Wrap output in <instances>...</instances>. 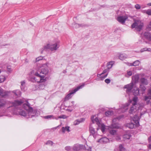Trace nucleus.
<instances>
[{
    "label": "nucleus",
    "instance_id": "55",
    "mask_svg": "<svg viewBox=\"0 0 151 151\" xmlns=\"http://www.w3.org/2000/svg\"><path fill=\"white\" fill-rule=\"evenodd\" d=\"M148 94L149 95H151V88H150L148 91Z\"/></svg>",
    "mask_w": 151,
    "mask_h": 151
},
{
    "label": "nucleus",
    "instance_id": "20",
    "mask_svg": "<svg viewBox=\"0 0 151 151\" xmlns=\"http://www.w3.org/2000/svg\"><path fill=\"white\" fill-rule=\"evenodd\" d=\"M139 119L138 116L135 115L133 119V121L137 125L139 124Z\"/></svg>",
    "mask_w": 151,
    "mask_h": 151
},
{
    "label": "nucleus",
    "instance_id": "36",
    "mask_svg": "<svg viewBox=\"0 0 151 151\" xmlns=\"http://www.w3.org/2000/svg\"><path fill=\"white\" fill-rule=\"evenodd\" d=\"M6 104V101L4 99H0V107L4 106Z\"/></svg>",
    "mask_w": 151,
    "mask_h": 151
},
{
    "label": "nucleus",
    "instance_id": "38",
    "mask_svg": "<svg viewBox=\"0 0 151 151\" xmlns=\"http://www.w3.org/2000/svg\"><path fill=\"white\" fill-rule=\"evenodd\" d=\"M5 80V78L4 76L1 75L0 76V83L3 82Z\"/></svg>",
    "mask_w": 151,
    "mask_h": 151
},
{
    "label": "nucleus",
    "instance_id": "62",
    "mask_svg": "<svg viewBox=\"0 0 151 151\" xmlns=\"http://www.w3.org/2000/svg\"><path fill=\"white\" fill-rule=\"evenodd\" d=\"M8 45L7 44H6V45H3L4 46H6V45ZM2 45H1V47H2L1 46H2Z\"/></svg>",
    "mask_w": 151,
    "mask_h": 151
},
{
    "label": "nucleus",
    "instance_id": "64",
    "mask_svg": "<svg viewBox=\"0 0 151 151\" xmlns=\"http://www.w3.org/2000/svg\"><path fill=\"white\" fill-rule=\"evenodd\" d=\"M1 70H0V73H1Z\"/></svg>",
    "mask_w": 151,
    "mask_h": 151
},
{
    "label": "nucleus",
    "instance_id": "4",
    "mask_svg": "<svg viewBox=\"0 0 151 151\" xmlns=\"http://www.w3.org/2000/svg\"><path fill=\"white\" fill-rule=\"evenodd\" d=\"M59 47L58 46V43L55 42L54 43L48 44L44 46L41 49V53H42L44 50H46L48 49H50L51 51H54L57 50Z\"/></svg>",
    "mask_w": 151,
    "mask_h": 151
},
{
    "label": "nucleus",
    "instance_id": "9",
    "mask_svg": "<svg viewBox=\"0 0 151 151\" xmlns=\"http://www.w3.org/2000/svg\"><path fill=\"white\" fill-rule=\"evenodd\" d=\"M139 106L134 105H132L129 110V113L130 114H133L137 110L139 109Z\"/></svg>",
    "mask_w": 151,
    "mask_h": 151
},
{
    "label": "nucleus",
    "instance_id": "2",
    "mask_svg": "<svg viewBox=\"0 0 151 151\" xmlns=\"http://www.w3.org/2000/svg\"><path fill=\"white\" fill-rule=\"evenodd\" d=\"M48 63L43 64L40 67V68L37 70L34 74L37 77L40 78V81H37L36 80V78L34 77V79L36 81L39 82H44L46 81V79L44 78L45 76L47 75L49 73V70L48 69Z\"/></svg>",
    "mask_w": 151,
    "mask_h": 151
},
{
    "label": "nucleus",
    "instance_id": "45",
    "mask_svg": "<svg viewBox=\"0 0 151 151\" xmlns=\"http://www.w3.org/2000/svg\"><path fill=\"white\" fill-rule=\"evenodd\" d=\"M43 59L42 57V56L36 58V62L40 60H42Z\"/></svg>",
    "mask_w": 151,
    "mask_h": 151
},
{
    "label": "nucleus",
    "instance_id": "40",
    "mask_svg": "<svg viewBox=\"0 0 151 151\" xmlns=\"http://www.w3.org/2000/svg\"><path fill=\"white\" fill-rule=\"evenodd\" d=\"M121 117L119 116L118 117H116L114 119L112 120V123H116V122L117 121V120H119L121 118Z\"/></svg>",
    "mask_w": 151,
    "mask_h": 151
},
{
    "label": "nucleus",
    "instance_id": "1",
    "mask_svg": "<svg viewBox=\"0 0 151 151\" xmlns=\"http://www.w3.org/2000/svg\"><path fill=\"white\" fill-rule=\"evenodd\" d=\"M30 104L24 99L16 100L12 103V106H14L17 109L16 114L24 116H28L32 117L35 115V111L33 110Z\"/></svg>",
    "mask_w": 151,
    "mask_h": 151
},
{
    "label": "nucleus",
    "instance_id": "35",
    "mask_svg": "<svg viewBox=\"0 0 151 151\" xmlns=\"http://www.w3.org/2000/svg\"><path fill=\"white\" fill-rule=\"evenodd\" d=\"M119 149L120 151H126V149L124 147L123 145L120 144L119 145Z\"/></svg>",
    "mask_w": 151,
    "mask_h": 151
},
{
    "label": "nucleus",
    "instance_id": "25",
    "mask_svg": "<svg viewBox=\"0 0 151 151\" xmlns=\"http://www.w3.org/2000/svg\"><path fill=\"white\" fill-rule=\"evenodd\" d=\"M134 125L133 123L131 122L126 124V126L129 128L133 129L134 127Z\"/></svg>",
    "mask_w": 151,
    "mask_h": 151
},
{
    "label": "nucleus",
    "instance_id": "23",
    "mask_svg": "<svg viewBox=\"0 0 151 151\" xmlns=\"http://www.w3.org/2000/svg\"><path fill=\"white\" fill-rule=\"evenodd\" d=\"M70 127L69 126H66L65 127H63L62 128V130L63 133H65L66 131L69 132L70 131L69 129Z\"/></svg>",
    "mask_w": 151,
    "mask_h": 151
},
{
    "label": "nucleus",
    "instance_id": "49",
    "mask_svg": "<svg viewBox=\"0 0 151 151\" xmlns=\"http://www.w3.org/2000/svg\"><path fill=\"white\" fill-rule=\"evenodd\" d=\"M135 7L137 9H139L140 8V6L138 4H137L135 6Z\"/></svg>",
    "mask_w": 151,
    "mask_h": 151
},
{
    "label": "nucleus",
    "instance_id": "6",
    "mask_svg": "<svg viewBox=\"0 0 151 151\" xmlns=\"http://www.w3.org/2000/svg\"><path fill=\"white\" fill-rule=\"evenodd\" d=\"M84 84H83L81 86H78L76 88L73 90L70 93L65 97L64 99V101H66L68 100L69 99H70L72 96V95L75 93L79 89L81 88L84 86Z\"/></svg>",
    "mask_w": 151,
    "mask_h": 151
},
{
    "label": "nucleus",
    "instance_id": "3",
    "mask_svg": "<svg viewBox=\"0 0 151 151\" xmlns=\"http://www.w3.org/2000/svg\"><path fill=\"white\" fill-rule=\"evenodd\" d=\"M84 147L88 151H91V148L90 147L87 148L83 145L77 144L74 145L72 148L69 146H66L65 147V150L67 151H81Z\"/></svg>",
    "mask_w": 151,
    "mask_h": 151
},
{
    "label": "nucleus",
    "instance_id": "7",
    "mask_svg": "<svg viewBox=\"0 0 151 151\" xmlns=\"http://www.w3.org/2000/svg\"><path fill=\"white\" fill-rule=\"evenodd\" d=\"M127 18L128 17L127 16H120L117 17V20L120 23L123 24Z\"/></svg>",
    "mask_w": 151,
    "mask_h": 151
},
{
    "label": "nucleus",
    "instance_id": "8",
    "mask_svg": "<svg viewBox=\"0 0 151 151\" xmlns=\"http://www.w3.org/2000/svg\"><path fill=\"white\" fill-rule=\"evenodd\" d=\"M134 83H131L125 85L124 86V88H127L126 92L127 93L131 91L132 89L133 88Z\"/></svg>",
    "mask_w": 151,
    "mask_h": 151
},
{
    "label": "nucleus",
    "instance_id": "16",
    "mask_svg": "<svg viewBox=\"0 0 151 151\" xmlns=\"http://www.w3.org/2000/svg\"><path fill=\"white\" fill-rule=\"evenodd\" d=\"M137 101L138 98L137 97L135 96L132 99V105H137V106H139V104H137Z\"/></svg>",
    "mask_w": 151,
    "mask_h": 151
},
{
    "label": "nucleus",
    "instance_id": "34",
    "mask_svg": "<svg viewBox=\"0 0 151 151\" xmlns=\"http://www.w3.org/2000/svg\"><path fill=\"white\" fill-rule=\"evenodd\" d=\"M13 93L16 97L19 96L21 95V92L18 90L13 91Z\"/></svg>",
    "mask_w": 151,
    "mask_h": 151
},
{
    "label": "nucleus",
    "instance_id": "18",
    "mask_svg": "<svg viewBox=\"0 0 151 151\" xmlns=\"http://www.w3.org/2000/svg\"><path fill=\"white\" fill-rule=\"evenodd\" d=\"M98 127L101 130L102 132H104L105 131V129H106V126L104 124L102 123H100Z\"/></svg>",
    "mask_w": 151,
    "mask_h": 151
},
{
    "label": "nucleus",
    "instance_id": "60",
    "mask_svg": "<svg viewBox=\"0 0 151 151\" xmlns=\"http://www.w3.org/2000/svg\"><path fill=\"white\" fill-rule=\"evenodd\" d=\"M148 5L149 6H151V3H149L148 4Z\"/></svg>",
    "mask_w": 151,
    "mask_h": 151
},
{
    "label": "nucleus",
    "instance_id": "56",
    "mask_svg": "<svg viewBox=\"0 0 151 151\" xmlns=\"http://www.w3.org/2000/svg\"><path fill=\"white\" fill-rule=\"evenodd\" d=\"M148 140L149 142L151 141V136L148 138Z\"/></svg>",
    "mask_w": 151,
    "mask_h": 151
},
{
    "label": "nucleus",
    "instance_id": "31",
    "mask_svg": "<svg viewBox=\"0 0 151 151\" xmlns=\"http://www.w3.org/2000/svg\"><path fill=\"white\" fill-rule=\"evenodd\" d=\"M119 57L120 60H123L127 58V56L125 54H119Z\"/></svg>",
    "mask_w": 151,
    "mask_h": 151
},
{
    "label": "nucleus",
    "instance_id": "24",
    "mask_svg": "<svg viewBox=\"0 0 151 151\" xmlns=\"http://www.w3.org/2000/svg\"><path fill=\"white\" fill-rule=\"evenodd\" d=\"M109 129V132L110 134L112 135H114L116 133V130L114 129L113 128L108 127Z\"/></svg>",
    "mask_w": 151,
    "mask_h": 151
},
{
    "label": "nucleus",
    "instance_id": "57",
    "mask_svg": "<svg viewBox=\"0 0 151 151\" xmlns=\"http://www.w3.org/2000/svg\"><path fill=\"white\" fill-rule=\"evenodd\" d=\"M102 75V73L100 74H98L97 75V76L98 77H100V76H101Z\"/></svg>",
    "mask_w": 151,
    "mask_h": 151
},
{
    "label": "nucleus",
    "instance_id": "59",
    "mask_svg": "<svg viewBox=\"0 0 151 151\" xmlns=\"http://www.w3.org/2000/svg\"><path fill=\"white\" fill-rule=\"evenodd\" d=\"M148 148L150 149H151V144H150L148 146Z\"/></svg>",
    "mask_w": 151,
    "mask_h": 151
},
{
    "label": "nucleus",
    "instance_id": "50",
    "mask_svg": "<svg viewBox=\"0 0 151 151\" xmlns=\"http://www.w3.org/2000/svg\"><path fill=\"white\" fill-rule=\"evenodd\" d=\"M81 121H79L78 120H77L76 121H75V125H77Z\"/></svg>",
    "mask_w": 151,
    "mask_h": 151
},
{
    "label": "nucleus",
    "instance_id": "61",
    "mask_svg": "<svg viewBox=\"0 0 151 151\" xmlns=\"http://www.w3.org/2000/svg\"><path fill=\"white\" fill-rule=\"evenodd\" d=\"M71 103H72V104H74V101H72L71 102Z\"/></svg>",
    "mask_w": 151,
    "mask_h": 151
},
{
    "label": "nucleus",
    "instance_id": "44",
    "mask_svg": "<svg viewBox=\"0 0 151 151\" xmlns=\"http://www.w3.org/2000/svg\"><path fill=\"white\" fill-rule=\"evenodd\" d=\"M132 71L128 70L127 71V75L128 76V77L131 76L132 75Z\"/></svg>",
    "mask_w": 151,
    "mask_h": 151
},
{
    "label": "nucleus",
    "instance_id": "39",
    "mask_svg": "<svg viewBox=\"0 0 151 151\" xmlns=\"http://www.w3.org/2000/svg\"><path fill=\"white\" fill-rule=\"evenodd\" d=\"M108 73L106 74V75L104 76H102L100 77H99V78H98V80H100V81H103L104 79L105 78H106L107 76Z\"/></svg>",
    "mask_w": 151,
    "mask_h": 151
},
{
    "label": "nucleus",
    "instance_id": "46",
    "mask_svg": "<svg viewBox=\"0 0 151 151\" xmlns=\"http://www.w3.org/2000/svg\"><path fill=\"white\" fill-rule=\"evenodd\" d=\"M105 82L106 83L108 84L110 82L111 80L110 79L107 78L105 80Z\"/></svg>",
    "mask_w": 151,
    "mask_h": 151
},
{
    "label": "nucleus",
    "instance_id": "29",
    "mask_svg": "<svg viewBox=\"0 0 151 151\" xmlns=\"http://www.w3.org/2000/svg\"><path fill=\"white\" fill-rule=\"evenodd\" d=\"M140 91H142V93L143 94L146 90V88L144 85L141 84L140 85Z\"/></svg>",
    "mask_w": 151,
    "mask_h": 151
},
{
    "label": "nucleus",
    "instance_id": "11",
    "mask_svg": "<svg viewBox=\"0 0 151 151\" xmlns=\"http://www.w3.org/2000/svg\"><path fill=\"white\" fill-rule=\"evenodd\" d=\"M139 79V75H136L132 77V82L134 83L138 82Z\"/></svg>",
    "mask_w": 151,
    "mask_h": 151
},
{
    "label": "nucleus",
    "instance_id": "27",
    "mask_svg": "<svg viewBox=\"0 0 151 151\" xmlns=\"http://www.w3.org/2000/svg\"><path fill=\"white\" fill-rule=\"evenodd\" d=\"M7 95L6 92L4 91L0 87V96L4 97Z\"/></svg>",
    "mask_w": 151,
    "mask_h": 151
},
{
    "label": "nucleus",
    "instance_id": "43",
    "mask_svg": "<svg viewBox=\"0 0 151 151\" xmlns=\"http://www.w3.org/2000/svg\"><path fill=\"white\" fill-rule=\"evenodd\" d=\"M67 118V117L66 116H65V115H62L59 116L58 117V118H57L58 119V118H60V119L62 118V119H66Z\"/></svg>",
    "mask_w": 151,
    "mask_h": 151
},
{
    "label": "nucleus",
    "instance_id": "5",
    "mask_svg": "<svg viewBox=\"0 0 151 151\" xmlns=\"http://www.w3.org/2000/svg\"><path fill=\"white\" fill-rule=\"evenodd\" d=\"M143 26V23L139 20L134 21L132 25V28H135L137 30L140 31L142 28Z\"/></svg>",
    "mask_w": 151,
    "mask_h": 151
},
{
    "label": "nucleus",
    "instance_id": "54",
    "mask_svg": "<svg viewBox=\"0 0 151 151\" xmlns=\"http://www.w3.org/2000/svg\"><path fill=\"white\" fill-rule=\"evenodd\" d=\"M116 139L117 140H119L121 139V138L119 136H117L116 137Z\"/></svg>",
    "mask_w": 151,
    "mask_h": 151
},
{
    "label": "nucleus",
    "instance_id": "51",
    "mask_svg": "<svg viewBox=\"0 0 151 151\" xmlns=\"http://www.w3.org/2000/svg\"><path fill=\"white\" fill-rule=\"evenodd\" d=\"M109 70L108 69H106L104 70L103 72L102 73V74L103 75L105 73H106Z\"/></svg>",
    "mask_w": 151,
    "mask_h": 151
},
{
    "label": "nucleus",
    "instance_id": "48",
    "mask_svg": "<svg viewBox=\"0 0 151 151\" xmlns=\"http://www.w3.org/2000/svg\"><path fill=\"white\" fill-rule=\"evenodd\" d=\"M46 144L50 145H52L53 144V142L51 141H48L47 142Z\"/></svg>",
    "mask_w": 151,
    "mask_h": 151
},
{
    "label": "nucleus",
    "instance_id": "53",
    "mask_svg": "<svg viewBox=\"0 0 151 151\" xmlns=\"http://www.w3.org/2000/svg\"><path fill=\"white\" fill-rule=\"evenodd\" d=\"M147 47H145V48H144L143 49H142L141 50V52H143L144 51H147Z\"/></svg>",
    "mask_w": 151,
    "mask_h": 151
},
{
    "label": "nucleus",
    "instance_id": "47",
    "mask_svg": "<svg viewBox=\"0 0 151 151\" xmlns=\"http://www.w3.org/2000/svg\"><path fill=\"white\" fill-rule=\"evenodd\" d=\"M45 87V86L44 84H41L39 85V88L41 89L44 88Z\"/></svg>",
    "mask_w": 151,
    "mask_h": 151
},
{
    "label": "nucleus",
    "instance_id": "63",
    "mask_svg": "<svg viewBox=\"0 0 151 151\" xmlns=\"http://www.w3.org/2000/svg\"><path fill=\"white\" fill-rule=\"evenodd\" d=\"M58 127H55V129H57Z\"/></svg>",
    "mask_w": 151,
    "mask_h": 151
},
{
    "label": "nucleus",
    "instance_id": "52",
    "mask_svg": "<svg viewBox=\"0 0 151 151\" xmlns=\"http://www.w3.org/2000/svg\"><path fill=\"white\" fill-rule=\"evenodd\" d=\"M7 70L9 72H10L11 71V68L10 66H8L7 67Z\"/></svg>",
    "mask_w": 151,
    "mask_h": 151
},
{
    "label": "nucleus",
    "instance_id": "15",
    "mask_svg": "<svg viewBox=\"0 0 151 151\" xmlns=\"http://www.w3.org/2000/svg\"><path fill=\"white\" fill-rule=\"evenodd\" d=\"M25 81H22L21 82V88L22 91H25L26 90V88L24 87L25 86Z\"/></svg>",
    "mask_w": 151,
    "mask_h": 151
},
{
    "label": "nucleus",
    "instance_id": "17",
    "mask_svg": "<svg viewBox=\"0 0 151 151\" xmlns=\"http://www.w3.org/2000/svg\"><path fill=\"white\" fill-rule=\"evenodd\" d=\"M139 90L138 88L135 87L133 90V92L134 95L135 96H137L139 94Z\"/></svg>",
    "mask_w": 151,
    "mask_h": 151
},
{
    "label": "nucleus",
    "instance_id": "37",
    "mask_svg": "<svg viewBox=\"0 0 151 151\" xmlns=\"http://www.w3.org/2000/svg\"><path fill=\"white\" fill-rule=\"evenodd\" d=\"M139 64V62L137 60L134 61L133 63H131V66H137Z\"/></svg>",
    "mask_w": 151,
    "mask_h": 151
},
{
    "label": "nucleus",
    "instance_id": "10",
    "mask_svg": "<svg viewBox=\"0 0 151 151\" xmlns=\"http://www.w3.org/2000/svg\"><path fill=\"white\" fill-rule=\"evenodd\" d=\"M91 120L93 123H96L98 126L100 123V122L99 119L96 116H93L91 117Z\"/></svg>",
    "mask_w": 151,
    "mask_h": 151
},
{
    "label": "nucleus",
    "instance_id": "28",
    "mask_svg": "<svg viewBox=\"0 0 151 151\" xmlns=\"http://www.w3.org/2000/svg\"><path fill=\"white\" fill-rule=\"evenodd\" d=\"M114 63V61H111L107 63V67L108 69L111 68L112 67L113 64Z\"/></svg>",
    "mask_w": 151,
    "mask_h": 151
},
{
    "label": "nucleus",
    "instance_id": "33",
    "mask_svg": "<svg viewBox=\"0 0 151 151\" xmlns=\"http://www.w3.org/2000/svg\"><path fill=\"white\" fill-rule=\"evenodd\" d=\"M44 118L45 119H58L57 118L55 117L53 115H49L47 116H44Z\"/></svg>",
    "mask_w": 151,
    "mask_h": 151
},
{
    "label": "nucleus",
    "instance_id": "58",
    "mask_svg": "<svg viewBox=\"0 0 151 151\" xmlns=\"http://www.w3.org/2000/svg\"><path fill=\"white\" fill-rule=\"evenodd\" d=\"M151 51V49L150 48H147V51Z\"/></svg>",
    "mask_w": 151,
    "mask_h": 151
},
{
    "label": "nucleus",
    "instance_id": "22",
    "mask_svg": "<svg viewBox=\"0 0 151 151\" xmlns=\"http://www.w3.org/2000/svg\"><path fill=\"white\" fill-rule=\"evenodd\" d=\"M89 131L90 133L93 135V137H94V135L95 134L96 132V130H95L94 128L91 126H90L89 127Z\"/></svg>",
    "mask_w": 151,
    "mask_h": 151
},
{
    "label": "nucleus",
    "instance_id": "14",
    "mask_svg": "<svg viewBox=\"0 0 151 151\" xmlns=\"http://www.w3.org/2000/svg\"><path fill=\"white\" fill-rule=\"evenodd\" d=\"M120 126L119 124L117 123H112L111 125L110 126L108 127L109 128H118Z\"/></svg>",
    "mask_w": 151,
    "mask_h": 151
},
{
    "label": "nucleus",
    "instance_id": "19",
    "mask_svg": "<svg viewBox=\"0 0 151 151\" xmlns=\"http://www.w3.org/2000/svg\"><path fill=\"white\" fill-rule=\"evenodd\" d=\"M129 104L128 103H126L125 104L122 105V106L121 107V109H122V112H123L125 111L128 109L127 107L129 106Z\"/></svg>",
    "mask_w": 151,
    "mask_h": 151
},
{
    "label": "nucleus",
    "instance_id": "26",
    "mask_svg": "<svg viewBox=\"0 0 151 151\" xmlns=\"http://www.w3.org/2000/svg\"><path fill=\"white\" fill-rule=\"evenodd\" d=\"M131 136L129 133H127L124 135L123 138L125 139H129Z\"/></svg>",
    "mask_w": 151,
    "mask_h": 151
},
{
    "label": "nucleus",
    "instance_id": "21",
    "mask_svg": "<svg viewBox=\"0 0 151 151\" xmlns=\"http://www.w3.org/2000/svg\"><path fill=\"white\" fill-rule=\"evenodd\" d=\"M140 81L142 84L147 85L148 83L147 80L144 78H141L140 79Z\"/></svg>",
    "mask_w": 151,
    "mask_h": 151
},
{
    "label": "nucleus",
    "instance_id": "32",
    "mask_svg": "<svg viewBox=\"0 0 151 151\" xmlns=\"http://www.w3.org/2000/svg\"><path fill=\"white\" fill-rule=\"evenodd\" d=\"M113 114V111H106L105 113V116L107 117H109Z\"/></svg>",
    "mask_w": 151,
    "mask_h": 151
},
{
    "label": "nucleus",
    "instance_id": "12",
    "mask_svg": "<svg viewBox=\"0 0 151 151\" xmlns=\"http://www.w3.org/2000/svg\"><path fill=\"white\" fill-rule=\"evenodd\" d=\"M144 35L147 40L151 41V33L149 32H145L144 33Z\"/></svg>",
    "mask_w": 151,
    "mask_h": 151
},
{
    "label": "nucleus",
    "instance_id": "41",
    "mask_svg": "<svg viewBox=\"0 0 151 151\" xmlns=\"http://www.w3.org/2000/svg\"><path fill=\"white\" fill-rule=\"evenodd\" d=\"M147 29L148 30H151V21L149 23V24L147 26Z\"/></svg>",
    "mask_w": 151,
    "mask_h": 151
},
{
    "label": "nucleus",
    "instance_id": "13",
    "mask_svg": "<svg viewBox=\"0 0 151 151\" xmlns=\"http://www.w3.org/2000/svg\"><path fill=\"white\" fill-rule=\"evenodd\" d=\"M109 139L106 137H102L100 139L98 142L101 143H105L109 141Z\"/></svg>",
    "mask_w": 151,
    "mask_h": 151
},
{
    "label": "nucleus",
    "instance_id": "42",
    "mask_svg": "<svg viewBox=\"0 0 151 151\" xmlns=\"http://www.w3.org/2000/svg\"><path fill=\"white\" fill-rule=\"evenodd\" d=\"M145 12L149 15H151V9H148L147 10H144Z\"/></svg>",
    "mask_w": 151,
    "mask_h": 151
},
{
    "label": "nucleus",
    "instance_id": "30",
    "mask_svg": "<svg viewBox=\"0 0 151 151\" xmlns=\"http://www.w3.org/2000/svg\"><path fill=\"white\" fill-rule=\"evenodd\" d=\"M83 26L84 25L82 24H80L75 23L73 24V27L74 28L77 29L81 27H83Z\"/></svg>",
    "mask_w": 151,
    "mask_h": 151
}]
</instances>
